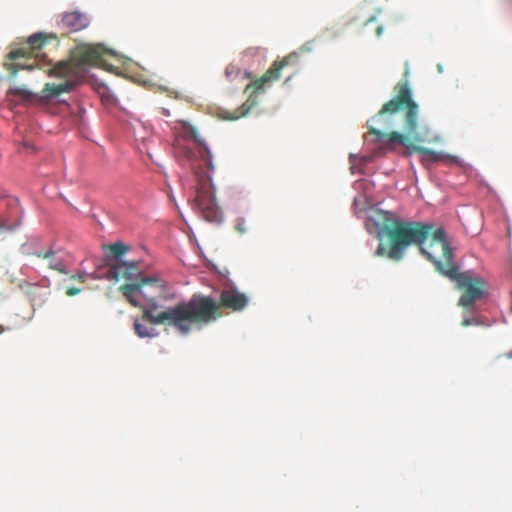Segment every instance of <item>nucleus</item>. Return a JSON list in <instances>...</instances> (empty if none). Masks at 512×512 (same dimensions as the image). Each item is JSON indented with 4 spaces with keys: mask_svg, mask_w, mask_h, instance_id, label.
I'll return each instance as SVG.
<instances>
[{
    "mask_svg": "<svg viewBox=\"0 0 512 512\" xmlns=\"http://www.w3.org/2000/svg\"><path fill=\"white\" fill-rule=\"evenodd\" d=\"M88 276L89 275L86 272L79 271V272L71 275V279L74 281H78L80 283H84L87 280Z\"/></svg>",
    "mask_w": 512,
    "mask_h": 512,
    "instance_id": "6ab92c4d",
    "label": "nucleus"
},
{
    "mask_svg": "<svg viewBox=\"0 0 512 512\" xmlns=\"http://www.w3.org/2000/svg\"><path fill=\"white\" fill-rule=\"evenodd\" d=\"M380 234L387 236L389 246L387 248L380 243L375 251L376 256L399 261L407 247L417 245L442 275L447 276L449 269L458 267L453 262V252L443 228L434 229L430 223L395 219L391 223H385L379 231Z\"/></svg>",
    "mask_w": 512,
    "mask_h": 512,
    "instance_id": "f03ea898",
    "label": "nucleus"
},
{
    "mask_svg": "<svg viewBox=\"0 0 512 512\" xmlns=\"http://www.w3.org/2000/svg\"><path fill=\"white\" fill-rule=\"evenodd\" d=\"M89 24V19L84 13L74 11L65 13L61 19L62 27L69 31H80L86 28Z\"/></svg>",
    "mask_w": 512,
    "mask_h": 512,
    "instance_id": "9b49d317",
    "label": "nucleus"
},
{
    "mask_svg": "<svg viewBox=\"0 0 512 512\" xmlns=\"http://www.w3.org/2000/svg\"><path fill=\"white\" fill-rule=\"evenodd\" d=\"M173 130H174L175 135L177 137L176 145H175V147L177 149V152L179 154H182L187 159H191V157L193 155V151L190 148H187L185 146H181L180 145V139L192 140L201 149L200 153H201L202 157L205 160V164L210 169H212V161H211L210 150L206 146L204 139H202L200 137V135L198 134L197 128L194 125H192L190 122H188V121L178 120L175 123V125L173 127Z\"/></svg>",
    "mask_w": 512,
    "mask_h": 512,
    "instance_id": "9d476101",
    "label": "nucleus"
},
{
    "mask_svg": "<svg viewBox=\"0 0 512 512\" xmlns=\"http://www.w3.org/2000/svg\"><path fill=\"white\" fill-rule=\"evenodd\" d=\"M119 291L132 306L140 307L143 310V320L155 325L174 327V324L171 323H155L145 316L147 312L153 316L161 314L163 311L156 313L159 307L157 301L173 298L168 291L167 283L162 278L158 276L141 277L135 283L120 286Z\"/></svg>",
    "mask_w": 512,
    "mask_h": 512,
    "instance_id": "39448f33",
    "label": "nucleus"
},
{
    "mask_svg": "<svg viewBox=\"0 0 512 512\" xmlns=\"http://www.w3.org/2000/svg\"><path fill=\"white\" fill-rule=\"evenodd\" d=\"M8 94H15V95H19L23 98H26L28 96V93L22 89H18V88H15V89H10Z\"/></svg>",
    "mask_w": 512,
    "mask_h": 512,
    "instance_id": "aec40b11",
    "label": "nucleus"
},
{
    "mask_svg": "<svg viewBox=\"0 0 512 512\" xmlns=\"http://www.w3.org/2000/svg\"><path fill=\"white\" fill-rule=\"evenodd\" d=\"M47 37L43 33H36L30 36L27 42L20 48L12 50L9 55V62L5 63L7 70L11 71V75L16 76L21 69L33 70L35 68L42 69L38 63L39 51L46 43Z\"/></svg>",
    "mask_w": 512,
    "mask_h": 512,
    "instance_id": "6e6552de",
    "label": "nucleus"
},
{
    "mask_svg": "<svg viewBox=\"0 0 512 512\" xmlns=\"http://www.w3.org/2000/svg\"><path fill=\"white\" fill-rule=\"evenodd\" d=\"M105 49L101 44H81L76 46L67 60L50 64L49 76L64 79L63 83H46L42 89V98L51 100L73 90L81 83L90 66H98L103 61Z\"/></svg>",
    "mask_w": 512,
    "mask_h": 512,
    "instance_id": "20e7f679",
    "label": "nucleus"
},
{
    "mask_svg": "<svg viewBox=\"0 0 512 512\" xmlns=\"http://www.w3.org/2000/svg\"><path fill=\"white\" fill-rule=\"evenodd\" d=\"M19 220L10 221L8 218L0 215V233L12 231L19 226Z\"/></svg>",
    "mask_w": 512,
    "mask_h": 512,
    "instance_id": "f3484780",
    "label": "nucleus"
},
{
    "mask_svg": "<svg viewBox=\"0 0 512 512\" xmlns=\"http://www.w3.org/2000/svg\"><path fill=\"white\" fill-rule=\"evenodd\" d=\"M249 303V297L233 286L222 289L219 302L206 295L194 294L188 301L168 307L157 316L150 312L145 316L155 323H171L183 335L188 334L194 325L212 323L222 317V309L232 312L244 310Z\"/></svg>",
    "mask_w": 512,
    "mask_h": 512,
    "instance_id": "7ed1b4c3",
    "label": "nucleus"
},
{
    "mask_svg": "<svg viewBox=\"0 0 512 512\" xmlns=\"http://www.w3.org/2000/svg\"><path fill=\"white\" fill-rule=\"evenodd\" d=\"M34 255L38 258H42L48 261V267L52 270L58 271L63 274H67L66 265L64 261L56 257V253L52 249H48L45 252H35Z\"/></svg>",
    "mask_w": 512,
    "mask_h": 512,
    "instance_id": "f8f14e48",
    "label": "nucleus"
},
{
    "mask_svg": "<svg viewBox=\"0 0 512 512\" xmlns=\"http://www.w3.org/2000/svg\"><path fill=\"white\" fill-rule=\"evenodd\" d=\"M381 32H382V28H381V27H378V28H377V34H378V35H380V34H381Z\"/></svg>",
    "mask_w": 512,
    "mask_h": 512,
    "instance_id": "393cba45",
    "label": "nucleus"
},
{
    "mask_svg": "<svg viewBox=\"0 0 512 512\" xmlns=\"http://www.w3.org/2000/svg\"><path fill=\"white\" fill-rule=\"evenodd\" d=\"M197 185L195 187V198L193 200V208L196 209L202 217L209 222H219L221 219V211L218 208L211 177L208 175L195 173Z\"/></svg>",
    "mask_w": 512,
    "mask_h": 512,
    "instance_id": "1a4fd4ad",
    "label": "nucleus"
},
{
    "mask_svg": "<svg viewBox=\"0 0 512 512\" xmlns=\"http://www.w3.org/2000/svg\"><path fill=\"white\" fill-rule=\"evenodd\" d=\"M134 330L135 333L141 338L154 337L157 335V332L154 328L141 323L139 320L134 321Z\"/></svg>",
    "mask_w": 512,
    "mask_h": 512,
    "instance_id": "4468645a",
    "label": "nucleus"
},
{
    "mask_svg": "<svg viewBox=\"0 0 512 512\" xmlns=\"http://www.w3.org/2000/svg\"><path fill=\"white\" fill-rule=\"evenodd\" d=\"M298 57V53L293 52L281 60L274 61L271 67L259 79L246 86L245 92L250 91L248 99L234 111H222L221 117L224 120L234 121L246 116L251 109L257 105V96L264 92L265 85L278 80L281 76L282 69L288 65L296 64L298 62Z\"/></svg>",
    "mask_w": 512,
    "mask_h": 512,
    "instance_id": "423d86ee",
    "label": "nucleus"
},
{
    "mask_svg": "<svg viewBox=\"0 0 512 512\" xmlns=\"http://www.w3.org/2000/svg\"><path fill=\"white\" fill-rule=\"evenodd\" d=\"M81 291L80 288H77V287H68L65 291L66 295L69 296V297H72V296H75L77 294H79Z\"/></svg>",
    "mask_w": 512,
    "mask_h": 512,
    "instance_id": "412c9836",
    "label": "nucleus"
},
{
    "mask_svg": "<svg viewBox=\"0 0 512 512\" xmlns=\"http://www.w3.org/2000/svg\"><path fill=\"white\" fill-rule=\"evenodd\" d=\"M126 265L129 267L126 280H136L137 282L143 277L137 262H126Z\"/></svg>",
    "mask_w": 512,
    "mask_h": 512,
    "instance_id": "dca6fc26",
    "label": "nucleus"
},
{
    "mask_svg": "<svg viewBox=\"0 0 512 512\" xmlns=\"http://www.w3.org/2000/svg\"><path fill=\"white\" fill-rule=\"evenodd\" d=\"M475 323H476L475 319H472V318H465V319L462 321V323H461V324H462V326L467 327V326L472 325V324H475Z\"/></svg>",
    "mask_w": 512,
    "mask_h": 512,
    "instance_id": "4be33fe9",
    "label": "nucleus"
},
{
    "mask_svg": "<svg viewBox=\"0 0 512 512\" xmlns=\"http://www.w3.org/2000/svg\"><path fill=\"white\" fill-rule=\"evenodd\" d=\"M234 229L240 235H243L248 232L249 226L244 217H237L234 221Z\"/></svg>",
    "mask_w": 512,
    "mask_h": 512,
    "instance_id": "a211bd4d",
    "label": "nucleus"
},
{
    "mask_svg": "<svg viewBox=\"0 0 512 512\" xmlns=\"http://www.w3.org/2000/svg\"><path fill=\"white\" fill-rule=\"evenodd\" d=\"M110 256L107 257L108 262V271H107V278L109 280H120V279H126L127 271L129 267H127L126 262H112Z\"/></svg>",
    "mask_w": 512,
    "mask_h": 512,
    "instance_id": "ddd939ff",
    "label": "nucleus"
},
{
    "mask_svg": "<svg viewBox=\"0 0 512 512\" xmlns=\"http://www.w3.org/2000/svg\"><path fill=\"white\" fill-rule=\"evenodd\" d=\"M394 91L395 96L371 118L368 133L382 140L383 148L387 151L399 144L405 146L409 153L418 152L433 161L441 160V153L416 145L423 142L424 137L418 132L419 106L413 100L408 82H398Z\"/></svg>",
    "mask_w": 512,
    "mask_h": 512,
    "instance_id": "f257e3e1",
    "label": "nucleus"
},
{
    "mask_svg": "<svg viewBox=\"0 0 512 512\" xmlns=\"http://www.w3.org/2000/svg\"><path fill=\"white\" fill-rule=\"evenodd\" d=\"M447 278L455 282L456 287L462 291L458 305L463 308H470L474 303L483 298L487 293L486 280L474 274L472 271L460 272L459 267L449 269Z\"/></svg>",
    "mask_w": 512,
    "mask_h": 512,
    "instance_id": "0eeeda50",
    "label": "nucleus"
},
{
    "mask_svg": "<svg viewBox=\"0 0 512 512\" xmlns=\"http://www.w3.org/2000/svg\"><path fill=\"white\" fill-rule=\"evenodd\" d=\"M5 330H6L5 327L0 325V334L3 333Z\"/></svg>",
    "mask_w": 512,
    "mask_h": 512,
    "instance_id": "b1692460",
    "label": "nucleus"
},
{
    "mask_svg": "<svg viewBox=\"0 0 512 512\" xmlns=\"http://www.w3.org/2000/svg\"><path fill=\"white\" fill-rule=\"evenodd\" d=\"M109 249L114 258L112 259V262H119L118 259L128 251L129 247L121 242H118L110 245Z\"/></svg>",
    "mask_w": 512,
    "mask_h": 512,
    "instance_id": "2eb2a0df",
    "label": "nucleus"
},
{
    "mask_svg": "<svg viewBox=\"0 0 512 512\" xmlns=\"http://www.w3.org/2000/svg\"><path fill=\"white\" fill-rule=\"evenodd\" d=\"M309 50H310V48L305 47V46H303V47H301V48H300V51H309Z\"/></svg>",
    "mask_w": 512,
    "mask_h": 512,
    "instance_id": "5701e85b",
    "label": "nucleus"
},
{
    "mask_svg": "<svg viewBox=\"0 0 512 512\" xmlns=\"http://www.w3.org/2000/svg\"><path fill=\"white\" fill-rule=\"evenodd\" d=\"M511 309H512V305H511Z\"/></svg>",
    "mask_w": 512,
    "mask_h": 512,
    "instance_id": "a878e982",
    "label": "nucleus"
}]
</instances>
